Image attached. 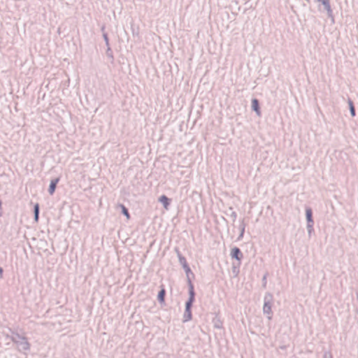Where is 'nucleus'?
Segmentation results:
<instances>
[{"instance_id":"obj_13","label":"nucleus","mask_w":358,"mask_h":358,"mask_svg":"<svg viewBox=\"0 0 358 358\" xmlns=\"http://www.w3.org/2000/svg\"><path fill=\"white\" fill-rule=\"evenodd\" d=\"M348 106H350V115L354 117L355 115V107L353 106L352 101H351L350 99H348Z\"/></svg>"},{"instance_id":"obj_11","label":"nucleus","mask_w":358,"mask_h":358,"mask_svg":"<svg viewBox=\"0 0 358 358\" xmlns=\"http://www.w3.org/2000/svg\"><path fill=\"white\" fill-rule=\"evenodd\" d=\"M38 203H36L35 206H34V220H35V222L38 221Z\"/></svg>"},{"instance_id":"obj_12","label":"nucleus","mask_w":358,"mask_h":358,"mask_svg":"<svg viewBox=\"0 0 358 358\" xmlns=\"http://www.w3.org/2000/svg\"><path fill=\"white\" fill-rule=\"evenodd\" d=\"M164 296H165V289L162 288L158 293V296H157V299H158L159 302L161 303H164Z\"/></svg>"},{"instance_id":"obj_16","label":"nucleus","mask_w":358,"mask_h":358,"mask_svg":"<svg viewBox=\"0 0 358 358\" xmlns=\"http://www.w3.org/2000/svg\"><path fill=\"white\" fill-rule=\"evenodd\" d=\"M103 38H104L106 45H107V47H108L107 51L109 52L110 49V47L108 46V36H106V33H103Z\"/></svg>"},{"instance_id":"obj_8","label":"nucleus","mask_w":358,"mask_h":358,"mask_svg":"<svg viewBox=\"0 0 358 358\" xmlns=\"http://www.w3.org/2000/svg\"><path fill=\"white\" fill-rule=\"evenodd\" d=\"M251 107H252V110L255 112L256 115H257V116H260V110L259 109L258 101L257 99H252Z\"/></svg>"},{"instance_id":"obj_3","label":"nucleus","mask_w":358,"mask_h":358,"mask_svg":"<svg viewBox=\"0 0 358 358\" xmlns=\"http://www.w3.org/2000/svg\"><path fill=\"white\" fill-rule=\"evenodd\" d=\"M272 300V296L268 294L265 296L264 298V304H263L262 311L263 313L268 315L267 316V320H270L272 317V310H271V301Z\"/></svg>"},{"instance_id":"obj_7","label":"nucleus","mask_w":358,"mask_h":358,"mask_svg":"<svg viewBox=\"0 0 358 358\" xmlns=\"http://www.w3.org/2000/svg\"><path fill=\"white\" fill-rule=\"evenodd\" d=\"M57 182H59V178H56L51 180V182H50L49 186V194H52L55 192V186L57 185Z\"/></svg>"},{"instance_id":"obj_1","label":"nucleus","mask_w":358,"mask_h":358,"mask_svg":"<svg viewBox=\"0 0 358 358\" xmlns=\"http://www.w3.org/2000/svg\"><path fill=\"white\" fill-rule=\"evenodd\" d=\"M184 269V271H185L186 274V278H187V283H188V294H189V298L187 302L185 303V313H184V322H187L192 320V315H191V306L192 303L194 301V296H195V292H194V286L192 283L191 279L189 277V275L192 274L191 269L188 266H183L182 267Z\"/></svg>"},{"instance_id":"obj_10","label":"nucleus","mask_w":358,"mask_h":358,"mask_svg":"<svg viewBox=\"0 0 358 358\" xmlns=\"http://www.w3.org/2000/svg\"><path fill=\"white\" fill-rule=\"evenodd\" d=\"M306 221H308V224H313V220H312L311 208H308L306 209Z\"/></svg>"},{"instance_id":"obj_21","label":"nucleus","mask_w":358,"mask_h":358,"mask_svg":"<svg viewBox=\"0 0 358 358\" xmlns=\"http://www.w3.org/2000/svg\"><path fill=\"white\" fill-rule=\"evenodd\" d=\"M108 57H109L110 58H111V59H113V55H112V54H108Z\"/></svg>"},{"instance_id":"obj_15","label":"nucleus","mask_w":358,"mask_h":358,"mask_svg":"<svg viewBox=\"0 0 358 358\" xmlns=\"http://www.w3.org/2000/svg\"><path fill=\"white\" fill-rule=\"evenodd\" d=\"M306 229H308V236H311V233L313 231V223H308V226H306Z\"/></svg>"},{"instance_id":"obj_17","label":"nucleus","mask_w":358,"mask_h":358,"mask_svg":"<svg viewBox=\"0 0 358 358\" xmlns=\"http://www.w3.org/2000/svg\"><path fill=\"white\" fill-rule=\"evenodd\" d=\"M241 234H239V238H241L243 237V235L244 234V230H245V224L243 222L241 223Z\"/></svg>"},{"instance_id":"obj_4","label":"nucleus","mask_w":358,"mask_h":358,"mask_svg":"<svg viewBox=\"0 0 358 358\" xmlns=\"http://www.w3.org/2000/svg\"><path fill=\"white\" fill-rule=\"evenodd\" d=\"M159 202H160L161 204H162L163 208L166 210L169 209V205H170V200L166 197L165 195H162L160 197H159L158 199Z\"/></svg>"},{"instance_id":"obj_18","label":"nucleus","mask_w":358,"mask_h":358,"mask_svg":"<svg viewBox=\"0 0 358 358\" xmlns=\"http://www.w3.org/2000/svg\"><path fill=\"white\" fill-rule=\"evenodd\" d=\"M323 358H332L331 354H330V352H324V354H323Z\"/></svg>"},{"instance_id":"obj_19","label":"nucleus","mask_w":358,"mask_h":358,"mask_svg":"<svg viewBox=\"0 0 358 358\" xmlns=\"http://www.w3.org/2000/svg\"><path fill=\"white\" fill-rule=\"evenodd\" d=\"M230 216H231L232 220H234V222L236 220V213L234 211H232L231 215H230Z\"/></svg>"},{"instance_id":"obj_5","label":"nucleus","mask_w":358,"mask_h":358,"mask_svg":"<svg viewBox=\"0 0 358 358\" xmlns=\"http://www.w3.org/2000/svg\"><path fill=\"white\" fill-rule=\"evenodd\" d=\"M318 2H320L322 3L323 6H324L325 10H327V14H329V16H331V8H330L329 1V0H316Z\"/></svg>"},{"instance_id":"obj_2","label":"nucleus","mask_w":358,"mask_h":358,"mask_svg":"<svg viewBox=\"0 0 358 358\" xmlns=\"http://www.w3.org/2000/svg\"><path fill=\"white\" fill-rule=\"evenodd\" d=\"M12 341L17 345L20 351L26 352L29 350V343L24 336L15 334L12 336Z\"/></svg>"},{"instance_id":"obj_6","label":"nucleus","mask_w":358,"mask_h":358,"mask_svg":"<svg viewBox=\"0 0 358 358\" xmlns=\"http://www.w3.org/2000/svg\"><path fill=\"white\" fill-rule=\"evenodd\" d=\"M231 257L234 258L237 261H240L241 259V252L238 248H234L231 250Z\"/></svg>"},{"instance_id":"obj_9","label":"nucleus","mask_w":358,"mask_h":358,"mask_svg":"<svg viewBox=\"0 0 358 358\" xmlns=\"http://www.w3.org/2000/svg\"><path fill=\"white\" fill-rule=\"evenodd\" d=\"M177 257H178L179 263H180L182 267L188 266V264L186 262V259L180 254L179 250H176Z\"/></svg>"},{"instance_id":"obj_20","label":"nucleus","mask_w":358,"mask_h":358,"mask_svg":"<svg viewBox=\"0 0 358 358\" xmlns=\"http://www.w3.org/2000/svg\"><path fill=\"white\" fill-rule=\"evenodd\" d=\"M2 276V268H0V278H1Z\"/></svg>"},{"instance_id":"obj_22","label":"nucleus","mask_w":358,"mask_h":358,"mask_svg":"<svg viewBox=\"0 0 358 358\" xmlns=\"http://www.w3.org/2000/svg\"><path fill=\"white\" fill-rule=\"evenodd\" d=\"M357 300H358V295H357Z\"/></svg>"},{"instance_id":"obj_14","label":"nucleus","mask_w":358,"mask_h":358,"mask_svg":"<svg viewBox=\"0 0 358 358\" xmlns=\"http://www.w3.org/2000/svg\"><path fill=\"white\" fill-rule=\"evenodd\" d=\"M120 206H121V209H122V213H123L124 216H125L126 218L129 219V212L127 210L126 207H124V206H123V205H121Z\"/></svg>"}]
</instances>
